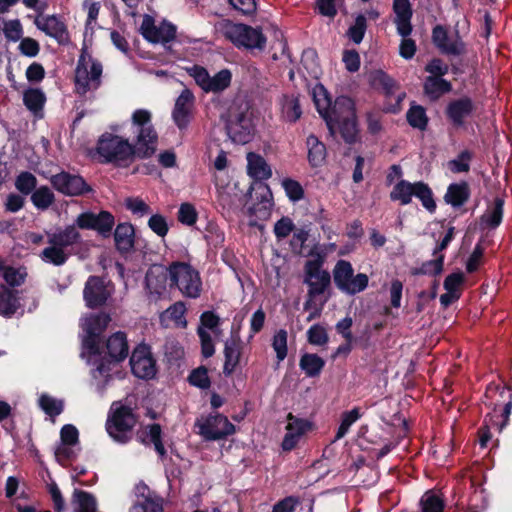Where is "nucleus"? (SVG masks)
<instances>
[{"label":"nucleus","instance_id":"1","mask_svg":"<svg viewBox=\"0 0 512 512\" xmlns=\"http://www.w3.org/2000/svg\"><path fill=\"white\" fill-rule=\"evenodd\" d=\"M327 105L322 107L320 100L314 97L317 111L325 120L327 127L334 132L335 125L339 128L342 139L347 144H354L358 140V129L355 115L354 102L347 96L337 97L333 106L330 99H325Z\"/></svg>","mask_w":512,"mask_h":512},{"label":"nucleus","instance_id":"2","mask_svg":"<svg viewBox=\"0 0 512 512\" xmlns=\"http://www.w3.org/2000/svg\"><path fill=\"white\" fill-rule=\"evenodd\" d=\"M77 228L75 223L64 228H58L52 233H47L50 246L42 250L41 259L55 266H62L70 256L78 254L83 239Z\"/></svg>","mask_w":512,"mask_h":512},{"label":"nucleus","instance_id":"3","mask_svg":"<svg viewBox=\"0 0 512 512\" xmlns=\"http://www.w3.org/2000/svg\"><path fill=\"white\" fill-rule=\"evenodd\" d=\"M170 288H178L186 298L196 299L201 295L200 273L189 263L175 261L170 264Z\"/></svg>","mask_w":512,"mask_h":512},{"label":"nucleus","instance_id":"4","mask_svg":"<svg viewBox=\"0 0 512 512\" xmlns=\"http://www.w3.org/2000/svg\"><path fill=\"white\" fill-rule=\"evenodd\" d=\"M484 398V404L492 409L494 413H497L500 406H503L500 413V417L502 418L501 422L494 421V416L490 413L486 415L484 420L486 423L487 418L490 417L492 424L497 426V429L501 432L509 423L512 412V392L508 387L490 383L486 388Z\"/></svg>","mask_w":512,"mask_h":512},{"label":"nucleus","instance_id":"5","mask_svg":"<svg viewBox=\"0 0 512 512\" xmlns=\"http://www.w3.org/2000/svg\"><path fill=\"white\" fill-rule=\"evenodd\" d=\"M102 65L82 50L75 70L76 92L85 95L96 90L101 84Z\"/></svg>","mask_w":512,"mask_h":512},{"label":"nucleus","instance_id":"6","mask_svg":"<svg viewBox=\"0 0 512 512\" xmlns=\"http://www.w3.org/2000/svg\"><path fill=\"white\" fill-rule=\"evenodd\" d=\"M223 34L236 47H245L247 49L262 50L266 46V37L258 28L243 23H233L226 21L223 25Z\"/></svg>","mask_w":512,"mask_h":512},{"label":"nucleus","instance_id":"7","mask_svg":"<svg viewBox=\"0 0 512 512\" xmlns=\"http://www.w3.org/2000/svg\"><path fill=\"white\" fill-rule=\"evenodd\" d=\"M333 280L336 287L347 295H356L363 292L369 283L365 273L354 275L352 264L347 260H338L333 269Z\"/></svg>","mask_w":512,"mask_h":512},{"label":"nucleus","instance_id":"8","mask_svg":"<svg viewBox=\"0 0 512 512\" xmlns=\"http://www.w3.org/2000/svg\"><path fill=\"white\" fill-rule=\"evenodd\" d=\"M130 372L143 380H150L156 376L157 362L150 345L141 343L134 348L130 355Z\"/></svg>","mask_w":512,"mask_h":512},{"label":"nucleus","instance_id":"9","mask_svg":"<svg viewBox=\"0 0 512 512\" xmlns=\"http://www.w3.org/2000/svg\"><path fill=\"white\" fill-rule=\"evenodd\" d=\"M111 321L109 314L105 312L93 313L85 318L83 330L86 335L83 340L84 347L91 355H100V336Z\"/></svg>","mask_w":512,"mask_h":512},{"label":"nucleus","instance_id":"10","mask_svg":"<svg viewBox=\"0 0 512 512\" xmlns=\"http://www.w3.org/2000/svg\"><path fill=\"white\" fill-rule=\"evenodd\" d=\"M225 129L230 139L237 144H247L254 136V124L245 111L228 112Z\"/></svg>","mask_w":512,"mask_h":512},{"label":"nucleus","instance_id":"11","mask_svg":"<svg viewBox=\"0 0 512 512\" xmlns=\"http://www.w3.org/2000/svg\"><path fill=\"white\" fill-rule=\"evenodd\" d=\"M431 39L433 45L443 55L461 56L466 53V43L461 38L458 29H455L454 35L450 36L447 26L437 24L432 29Z\"/></svg>","mask_w":512,"mask_h":512},{"label":"nucleus","instance_id":"12","mask_svg":"<svg viewBox=\"0 0 512 512\" xmlns=\"http://www.w3.org/2000/svg\"><path fill=\"white\" fill-rule=\"evenodd\" d=\"M128 150V139L105 132L97 142L96 151L99 155V162L102 164L114 163L126 157Z\"/></svg>","mask_w":512,"mask_h":512},{"label":"nucleus","instance_id":"13","mask_svg":"<svg viewBox=\"0 0 512 512\" xmlns=\"http://www.w3.org/2000/svg\"><path fill=\"white\" fill-rule=\"evenodd\" d=\"M106 431L119 443L128 441V404L121 401L112 403L106 421Z\"/></svg>","mask_w":512,"mask_h":512},{"label":"nucleus","instance_id":"14","mask_svg":"<svg viewBox=\"0 0 512 512\" xmlns=\"http://www.w3.org/2000/svg\"><path fill=\"white\" fill-rule=\"evenodd\" d=\"M75 223L80 229L95 230L103 238L110 237L115 219L114 216L105 210L100 211L98 214L87 211L80 213Z\"/></svg>","mask_w":512,"mask_h":512},{"label":"nucleus","instance_id":"15","mask_svg":"<svg viewBox=\"0 0 512 512\" xmlns=\"http://www.w3.org/2000/svg\"><path fill=\"white\" fill-rule=\"evenodd\" d=\"M52 187L65 196H81L92 191L91 186L80 175L61 171L50 178Z\"/></svg>","mask_w":512,"mask_h":512},{"label":"nucleus","instance_id":"16","mask_svg":"<svg viewBox=\"0 0 512 512\" xmlns=\"http://www.w3.org/2000/svg\"><path fill=\"white\" fill-rule=\"evenodd\" d=\"M140 31L147 41L165 45L176 38L177 28L166 20L162 21L159 26H156L152 16L144 15Z\"/></svg>","mask_w":512,"mask_h":512},{"label":"nucleus","instance_id":"17","mask_svg":"<svg viewBox=\"0 0 512 512\" xmlns=\"http://www.w3.org/2000/svg\"><path fill=\"white\" fill-rule=\"evenodd\" d=\"M44 8L38 9L34 19L35 26L47 36L55 39L59 45H67L70 35L66 24L57 15H43Z\"/></svg>","mask_w":512,"mask_h":512},{"label":"nucleus","instance_id":"18","mask_svg":"<svg viewBox=\"0 0 512 512\" xmlns=\"http://www.w3.org/2000/svg\"><path fill=\"white\" fill-rule=\"evenodd\" d=\"M199 428L201 436L207 441L225 439L236 431L228 418L220 413L210 414Z\"/></svg>","mask_w":512,"mask_h":512},{"label":"nucleus","instance_id":"19","mask_svg":"<svg viewBox=\"0 0 512 512\" xmlns=\"http://www.w3.org/2000/svg\"><path fill=\"white\" fill-rule=\"evenodd\" d=\"M476 109L475 103L469 96H462L451 100L445 108V116L455 129L463 128L466 120Z\"/></svg>","mask_w":512,"mask_h":512},{"label":"nucleus","instance_id":"20","mask_svg":"<svg viewBox=\"0 0 512 512\" xmlns=\"http://www.w3.org/2000/svg\"><path fill=\"white\" fill-rule=\"evenodd\" d=\"M170 281V265H153L146 272L145 288L151 301H158L166 293L167 282Z\"/></svg>","mask_w":512,"mask_h":512},{"label":"nucleus","instance_id":"21","mask_svg":"<svg viewBox=\"0 0 512 512\" xmlns=\"http://www.w3.org/2000/svg\"><path fill=\"white\" fill-rule=\"evenodd\" d=\"M158 146V133L155 128L138 130L135 142L130 143V162L135 159L152 157Z\"/></svg>","mask_w":512,"mask_h":512},{"label":"nucleus","instance_id":"22","mask_svg":"<svg viewBox=\"0 0 512 512\" xmlns=\"http://www.w3.org/2000/svg\"><path fill=\"white\" fill-rule=\"evenodd\" d=\"M136 501L130 512H164L163 498L141 482L135 486Z\"/></svg>","mask_w":512,"mask_h":512},{"label":"nucleus","instance_id":"23","mask_svg":"<svg viewBox=\"0 0 512 512\" xmlns=\"http://www.w3.org/2000/svg\"><path fill=\"white\" fill-rule=\"evenodd\" d=\"M110 292L107 289L104 279L100 276H89L83 290V298L86 306L96 309L106 304Z\"/></svg>","mask_w":512,"mask_h":512},{"label":"nucleus","instance_id":"24","mask_svg":"<svg viewBox=\"0 0 512 512\" xmlns=\"http://www.w3.org/2000/svg\"><path fill=\"white\" fill-rule=\"evenodd\" d=\"M194 95L189 89H184L175 101L172 111V118L176 126L180 129H186L190 123L191 107L194 103Z\"/></svg>","mask_w":512,"mask_h":512},{"label":"nucleus","instance_id":"25","mask_svg":"<svg viewBox=\"0 0 512 512\" xmlns=\"http://www.w3.org/2000/svg\"><path fill=\"white\" fill-rule=\"evenodd\" d=\"M392 8L395 13L394 23L398 34L402 37H408L413 29L411 24L413 10L410 0H394Z\"/></svg>","mask_w":512,"mask_h":512},{"label":"nucleus","instance_id":"26","mask_svg":"<svg viewBox=\"0 0 512 512\" xmlns=\"http://www.w3.org/2000/svg\"><path fill=\"white\" fill-rule=\"evenodd\" d=\"M243 343L239 336H232L224 345V365L223 374L226 377L231 376L240 363L242 356Z\"/></svg>","mask_w":512,"mask_h":512},{"label":"nucleus","instance_id":"27","mask_svg":"<svg viewBox=\"0 0 512 512\" xmlns=\"http://www.w3.org/2000/svg\"><path fill=\"white\" fill-rule=\"evenodd\" d=\"M109 363H118L128 355V341L126 333L119 331L111 335L106 342Z\"/></svg>","mask_w":512,"mask_h":512},{"label":"nucleus","instance_id":"28","mask_svg":"<svg viewBox=\"0 0 512 512\" xmlns=\"http://www.w3.org/2000/svg\"><path fill=\"white\" fill-rule=\"evenodd\" d=\"M471 196L470 185L467 181L451 183L444 195V201L453 208L462 207Z\"/></svg>","mask_w":512,"mask_h":512},{"label":"nucleus","instance_id":"29","mask_svg":"<svg viewBox=\"0 0 512 512\" xmlns=\"http://www.w3.org/2000/svg\"><path fill=\"white\" fill-rule=\"evenodd\" d=\"M19 291L0 285V315L5 318L13 317L21 308Z\"/></svg>","mask_w":512,"mask_h":512},{"label":"nucleus","instance_id":"30","mask_svg":"<svg viewBox=\"0 0 512 512\" xmlns=\"http://www.w3.org/2000/svg\"><path fill=\"white\" fill-rule=\"evenodd\" d=\"M308 149L307 160L311 168L323 166L327 158L326 145L314 134H310L306 139Z\"/></svg>","mask_w":512,"mask_h":512},{"label":"nucleus","instance_id":"31","mask_svg":"<svg viewBox=\"0 0 512 512\" xmlns=\"http://www.w3.org/2000/svg\"><path fill=\"white\" fill-rule=\"evenodd\" d=\"M247 162V173L254 180L263 181L272 176L270 166L261 155L249 152L247 154Z\"/></svg>","mask_w":512,"mask_h":512},{"label":"nucleus","instance_id":"32","mask_svg":"<svg viewBox=\"0 0 512 512\" xmlns=\"http://www.w3.org/2000/svg\"><path fill=\"white\" fill-rule=\"evenodd\" d=\"M452 83L443 77L427 76L423 83V92L431 100H437L442 95L452 91Z\"/></svg>","mask_w":512,"mask_h":512},{"label":"nucleus","instance_id":"33","mask_svg":"<svg viewBox=\"0 0 512 512\" xmlns=\"http://www.w3.org/2000/svg\"><path fill=\"white\" fill-rule=\"evenodd\" d=\"M325 364V360L315 353H304L299 361L300 369L309 378L319 377Z\"/></svg>","mask_w":512,"mask_h":512},{"label":"nucleus","instance_id":"34","mask_svg":"<svg viewBox=\"0 0 512 512\" xmlns=\"http://www.w3.org/2000/svg\"><path fill=\"white\" fill-rule=\"evenodd\" d=\"M504 214V199L501 197H495L493 201L492 209H488L481 217V225L489 228L496 229L500 226L503 220Z\"/></svg>","mask_w":512,"mask_h":512},{"label":"nucleus","instance_id":"35","mask_svg":"<svg viewBox=\"0 0 512 512\" xmlns=\"http://www.w3.org/2000/svg\"><path fill=\"white\" fill-rule=\"evenodd\" d=\"M71 503L75 512H96V497L87 491L75 489L72 494Z\"/></svg>","mask_w":512,"mask_h":512},{"label":"nucleus","instance_id":"36","mask_svg":"<svg viewBox=\"0 0 512 512\" xmlns=\"http://www.w3.org/2000/svg\"><path fill=\"white\" fill-rule=\"evenodd\" d=\"M304 282L308 285L309 300L304 304V309L307 310L311 300L323 294L331 284V275L328 271H323L322 276L314 279H305Z\"/></svg>","mask_w":512,"mask_h":512},{"label":"nucleus","instance_id":"37","mask_svg":"<svg viewBox=\"0 0 512 512\" xmlns=\"http://www.w3.org/2000/svg\"><path fill=\"white\" fill-rule=\"evenodd\" d=\"M45 102L46 96L39 88H28L23 94L24 105L36 116L42 112Z\"/></svg>","mask_w":512,"mask_h":512},{"label":"nucleus","instance_id":"38","mask_svg":"<svg viewBox=\"0 0 512 512\" xmlns=\"http://www.w3.org/2000/svg\"><path fill=\"white\" fill-rule=\"evenodd\" d=\"M406 120L412 128L420 131H425L429 123L426 109L422 105L415 103L411 104L410 108L407 110Z\"/></svg>","mask_w":512,"mask_h":512},{"label":"nucleus","instance_id":"39","mask_svg":"<svg viewBox=\"0 0 512 512\" xmlns=\"http://www.w3.org/2000/svg\"><path fill=\"white\" fill-rule=\"evenodd\" d=\"M162 430L161 426L157 423H153L148 425L145 430L143 431L142 435V441L144 443H152L154 445V449L157 452V454L163 458L166 456V449L164 447V444L162 442Z\"/></svg>","mask_w":512,"mask_h":512},{"label":"nucleus","instance_id":"40","mask_svg":"<svg viewBox=\"0 0 512 512\" xmlns=\"http://www.w3.org/2000/svg\"><path fill=\"white\" fill-rule=\"evenodd\" d=\"M413 196L419 199L422 206L430 213L436 211L437 205L434 200L433 191L427 183L423 181L414 182Z\"/></svg>","mask_w":512,"mask_h":512},{"label":"nucleus","instance_id":"41","mask_svg":"<svg viewBox=\"0 0 512 512\" xmlns=\"http://www.w3.org/2000/svg\"><path fill=\"white\" fill-rule=\"evenodd\" d=\"M414 183L401 179L390 192L391 201H399L401 205H408L412 201Z\"/></svg>","mask_w":512,"mask_h":512},{"label":"nucleus","instance_id":"42","mask_svg":"<svg viewBox=\"0 0 512 512\" xmlns=\"http://www.w3.org/2000/svg\"><path fill=\"white\" fill-rule=\"evenodd\" d=\"M231 81V71L228 69H222L214 76H210L205 92L220 93L231 85Z\"/></svg>","mask_w":512,"mask_h":512},{"label":"nucleus","instance_id":"43","mask_svg":"<svg viewBox=\"0 0 512 512\" xmlns=\"http://www.w3.org/2000/svg\"><path fill=\"white\" fill-rule=\"evenodd\" d=\"M374 87L382 89L387 98L394 96L397 84L395 80L382 70L375 71L371 77Z\"/></svg>","mask_w":512,"mask_h":512},{"label":"nucleus","instance_id":"44","mask_svg":"<svg viewBox=\"0 0 512 512\" xmlns=\"http://www.w3.org/2000/svg\"><path fill=\"white\" fill-rule=\"evenodd\" d=\"M443 254H439L435 259L423 262L419 267L412 270V275L436 276L442 273L444 268Z\"/></svg>","mask_w":512,"mask_h":512},{"label":"nucleus","instance_id":"45","mask_svg":"<svg viewBox=\"0 0 512 512\" xmlns=\"http://www.w3.org/2000/svg\"><path fill=\"white\" fill-rule=\"evenodd\" d=\"M362 416L359 407H354L350 411H344L341 414V422L337 429L334 441L342 439L348 432L350 427Z\"/></svg>","mask_w":512,"mask_h":512},{"label":"nucleus","instance_id":"46","mask_svg":"<svg viewBox=\"0 0 512 512\" xmlns=\"http://www.w3.org/2000/svg\"><path fill=\"white\" fill-rule=\"evenodd\" d=\"M30 199L37 209L46 210L55 201V196L49 187L41 186L32 192Z\"/></svg>","mask_w":512,"mask_h":512},{"label":"nucleus","instance_id":"47","mask_svg":"<svg viewBox=\"0 0 512 512\" xmlns=\"http://www.w3.org/2000/svg\"><path fill=\"white\" fill-rule=\"evenodd\" d=\"M367 29V20L363 14L356 16L354 24L347 31V36L355 44H360L365 36Z\"/></svg>","mask_w":512,"mask_h":512},{"label":"nucleus","instance_id":"48","mask_svg":"<svg viewBox=\"0 0 512 512\" xmlns=\"http://www.w3.org/2000/svg\"><path fill=\"white\" fill-rule=\"evenodd\" d=\"M41 409L50 417L60 415L64 410V402L49 395H42L39 399Z\"/></svg>","mask_w":512,"mask_h":512},{"label":"nucleus","instance_id":"49","mask_svg":"<svg viewBox=\"0 0 512 512\" xmlns=\"http://www.w3.org/2000/svg\"><path fill=\"white\" fill-rule=\"evenodd\" d=\"M484 239L481 237L476 243L472 253L468 257L466 261V271L470 274L476 272L481 263L485 252V247L483 245Z\"/></svg>","mask_w":512,"mask_h":512},{"label":"nucleus","instance_id":"50","mask_svg":"<svg viewBox=\"0 0 512 512\" xmlns=\"http://www.w3.org/2000/svg\"><path fill=\"white\" fill-rule=\"evenodd\" d=\"M15 186L24 195L32 194L37 186V178L31 172H21L16 178Z\"/></svg>","mask_w":512,"mask_h":512},{"label":"nucleus","instance_id":"51","mask_svg":"<svg viewBox=\"0 0 512 512\" xmlns=\"http://www.w3.org/2000/svg\"><path fill=\"white\" fill-rule=\"evenodd\" d=\"M473 153L467 149L461 151L457 157L449 161V168L453 173H466L470 170V161Z\"/></svg>","mask_w":512,"mask_h":512},{"label":"nucleus","instance_id":"52","mask_svg":"<svg viewBox=\"0 0 512 512\" xmlns=\"http://www.w3.org/2000/svg\"><path fill=\"white\" fill-rule=\"evenodd\" d=\"M190 385L200 389H208L211 386V380L208 376V370L205 366L193 369L188 376Z\"/></svg>","mask_w":512,"mask_h":512},{"label":"nucleus","instance_id":"53","mask_svg":"<svg viewBox=\"0 0 512 512\" xmlns=\"http://www.w3.org/2000/svg\"><path fill=\"white\" fill-rule=\"evenodd\" d=\"M420 504L422 512H443L445 508L443 499L433 493H426Z\"/></svg>","mask_w":512,"mask_h":512},{"label":"nucleus","instance_id":"54","mask_svg":"<svg viewBox=\"0 0 512 512\" xmlns=\"http://www.w3.org/2000/svg\"><path fill=\"white\" fill-rule=\"evenodd\" d=\"M177 218L180 223L192 226L197 222L198 212L193 204L185 202L180 205Z\"/></svg>","mask_w":512,"mask_h":512},{"label":"nucleus","instance_id":"55","mask_svg":"<svg viewBox=\"0 0 512 512\" xmlns=\"http://www.w3.org/2000/svg\"><path fill=\"white\" fill-rule=\"evenodd\" d=\"M282 186L284 188L286 196L292 202H298L301 199H303L304 189L298 181L291 179V178H285L282 181Z\"/></svg>","mask_w":512,"mask_h":512},{"label":"nucleus","instance_id":"56","mask_svg":"<svg viewBox=\"0 0 512 512\" xmlns=\"http://www.w3.org/2000/svg\"><path fill=\"white\" fill-rule=\"evenodd\" d=\"M287 331L280 329L273 336L272 347L276 352V357L279 362L283 361L287 356Z\"/></svg>","mask_w":512,"mask_h":512},{"label":"nucleus","instance_id":"57","mask_svg":"<svg viewBox=\"0 0 512 512\" xmlns=\"http://www.w3.org/2000/svg\"><path fill=\"white\" fill-rule=\"evenodd\" d=\"M307 339L312 345L323 346L328 343L329 336L323 326L314 324L307 331Z\"/></svg>","mask_w":512,"mask_h":512},{"label":"nucleus","instance_id":"58","mask_svg":"<svg viewBox=\"0 0 512 512\" xmlns=\"http://www.w3.org/2000/svg\"><path fill=\"white\" fill-rule=\"evenodd\" d=\"M464 282V273L461 271H457L446 276L443 286L444 289L448 292L462 295L461 287L463 286Z\"/></svg>","mask_w":512,"mask_h":512},{"label":"nucleus","instance_id":"59","mask_svg":"<svg viewBox=\"0 0 512 512\" xmlns=\"http://www.w3.org/2000/svg\"><path fill=\"white\" fill-rule=\"evenodd\" d=\"M115 246L123 254H128V223H120L114 232Z\"/></svg>","mask_w":512,"mask_h":512},{"label":"nucleus","instance_id":"60","mask_svg":"<svg viewBox=\"0 0 512 512\" xmlns=\"http://www.w3.org/2000/svg\"><path fill=\"white\" fill-rule=\"evenodd\" d=\"M3 33L7 40L17 42L22 39L23 27L20 20H8L4 22Z\"/></svg>","mask_w":512,"mask_h":512},{"label":"nucleus","instance_id":"61","mask_svg":"<svg viewBox=\"0 0 512 512\" xmlns=\"http://www.w3.org/2000/svg\"><path fill=\"white\" fill-rule=\"evenodd\" d=\"M288 420L289 422L286 427L287 431L299 437L309 431L312 427L311 422L306 419L294 417L291 413L288 415Z\"/></svg>","mask_w":512,"mask_h":512},{"label":"nucleus","instance_id":"62","mask_svg":"<svg viewBox=\"0 0 512 512\" xmlns=\"http://www.w3.org/2000/svg\"><path fill=\"white\" fill-rule=\"evenodd\" d=\"M429 77H444L449 72V65L443 59L434 57L424 67Z\"/></svg>","mask_w":512,"mask_h":512},{"label":"nucleus","instance_id":"63","mask_svg":"<svg viewBox=\"0 0 512 512\" xmlns=\"http://www.w3.org/2000/svg\"><path fill=\"white\" fill-rule=\"evenodd\" d=\"M131 121L134 126L141 129L154 128L152 124V114L146 109H136L131 116Z\"/></svg>","mask_w":512,"mask_h":512},{"label":"nucleus","instance_id":"64","mask_svg":"<svg viewBox=\"0 0 512 512\" xmlns=\"http://www.w3.org/2000/svg\"><path fill=\"white\" fill-rule=\"evenodd\" d=\"M299 504V497L293 495L286 496L274 504L272 512H294Z\"/></svg>","mask_w":512,"mask_h":512}]
</instances>
